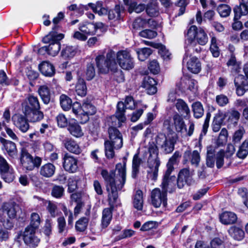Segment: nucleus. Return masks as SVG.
Returning a JSON list of instances; mask_svg holds the SVG:
<instances>
[{"label":"nucleus","mask_w":248,"mask_h":248,"mask_svg":"<svg viewBox=\"0 0 248 248\" xmlns=\"http://www.w3.org/2000/svg\"><path fill=\"white\" fill-rule=\"evenodd\" d=\"M227 65L231 67V72L232 73H238L240 72V63L237 62L235 57L232 54L229 60L227 62Z\"/></svg>","instance_id":"79ce46f5"},{"label":"nucleus","mask_w":248,"mask_h":248,"mask_svg":"<svg viewBox=\"0 0 248 248\" xmlns=\"http://www.w3.org/2000/svg\"><path fill=\"white\" fill-rule=\"evenodd\" d=\"M62 19V12H60L53 19L51 31L42 39L44 43L49 45L40 48L38 50L39 54L44 55L47 54L55 56L59 52L61 47L60 41L62 39V28L60 24Z\"/></svg>","instance_id":"f03ea898"},{"label":"nucleus","mask_w":248,"mask_h":248,"mask_svg":"<svg viewBox=\"0 0 248 248\" xmlns=\"http://www.w3.org/2000/svg\"><path fill=\"white\" fill-rule=\"evenodd\" d=\"M63 167L66 171L74 172L78 169L77 160L71 156H65L63 162Z\"/></svg>","instance_id":"aec40b11"},{"label":"nucleus","mask_w":248,"mask_h":248,"mask_svg":"<svg viewBox=\"0 0 248 248\" xmlns=\"http://www.w3.org/2000/svg\"><path fill=\"white\" fill-rule=\"evenodd\" d=\"M38 92L43 102L47 104L50 100V93L48 87L46 85H42L39 87Z\"/></svg>","instance_id":"72a5a7b5"},{"label":"nucleus","mask_w":248,"mask_h":248,"mask_svg":"<svg viewBox=\"0 0 248 248\" xmlns=\"http://www.w3.org/2000/svg\"><path fill=\"white\" fill-rule=\"evenodd\" d=\"M12 171V169L10 168L6 160L0 155V172L6 182L10 183L13 181Z\"/></svg>","instance_id":"2eb2a0df"},{"label":"nucleus","mask_w":248,"mask_h":248,"mask_svg":"<svg viewBox=\"0 0 248 248\" xmlns=\"http://www.w3.org/2000/svg\"><path fill=\"white\" fill-rule=\"evenodd\" d=\"M44 201V200H43ZM45 205L46 206V208L51 216L55 217L57 214V208L56 205L51 202L50 201H43Z\"/></svg>","instance_id":"13d9d810"},{"label":"nucleus","mask_w":248,"mask_h":248,"mask_svg":"<svg viewBox=\"0 0 248 248\" xmlns=\"http://www.w3.org/2000/svg\"><path fill=\"white\" fill-rule=\"evenodd\" d=\"M236 93L239 96H243L248 91V82L243 75H238L234 79Z\"/></svg>","instance_id":"ddd939ff"},{"label":"nucleus","mask_w":248,"mask_h":248,"mask_svg":"<svg viewBox=\"0 0 248 248\" xmlns=\"http://www.w3.org/2000/svg\"><path fill=\"white\" fill-rule=\"evenodd\" d=\"M173 170H166L164 174L162 182V186H169L174 185L177 182L176 177L171 175Z\"/></svg>","instance_id":"473e14b6"},{"label":"nucleus","mask_w":248,"mask_h":248,"mask_svg":"<svg viewBox=\"0 0 248 248\" xmlns=\"http://www.w3.org/2000/svg\"><path fill=\"white\" fill-rule=\"evenodd\" d=\"M35 229L31 227L27 226L24 232H19L16 238L20 242L22 239L25 243L30 247H36L39 243L40 240L35 235Z\"/></svg>","instance_id":"6e6552de"},{"label":"nucleus","mask_w":248,"mask_h":248,"mask_svg":"<svg viewBox=\"0 0 248 248\" xmlns=\"http://www.w3.org/2000/svg\"><path fill=\"white\" fill-rule=\"evenodd\" d=\"M67 127V130L70 134L77 138H80L83 135V132L80 126L77 123L75 120L71 119L68 121L66 120L63 127Z\"/></svg>","instance_id":"f3484780"},{"label":"nucleus","mask_w":248,"mask_h":248,"mask_svg":"<svg viewBox=\"0 0 248 248\" xmlns=\"http://www.w3.org/2000/svg\"><path fill=\"white\" fill-rule=\"evenodd\" d=\"M192 108L195 118L198 119L202 116L204 113V109L201 102H196L193 103Z\"/></svg>","instance_id":"37998d69"},{"label":"nucleus","mask_w":248,"mask_h":248,"mask_svg":"<svg viewBox=\"0 0 248 248\" xmlns=\"http://www.w3.org/2000/svg\"><path fill=\"white\" fill-rule=\"evenodd\" d=\"M227 117V113L219 110L217 113L214 118V122L222 124L225 118Z\"/></svg>","instance_id":"338daca9"},{"label":"nucleus","mask_w":248,"mask_h":248,"mask_svg":"<svg viewBox=\"0 0 248 248\" xmlns=\"http://www.w3.org/2000/svg\"><path fill=\"white\" fill-rule=\"evenodd\" d=\"M194 184L189 168L181 169L177 175V186H190Z\"/></svg>","instance_id":"9b49d317"},{"label":"nucleus","mask_w":248,"mask_h":248,"mask_svg":"<svg viewBox=\"0 0 248 248\" xmlns=\"http://www.w3.org/2000/svg\"><path fill=\"white\" fill-rule=\"evenodd\" d=\"M245 133V130L243 126H240L238 129L233 133L232 137V142L233 144H238L243 138V135Z\"/></svg>","instance_id":"c03bdc74"},{"label":"nucleus","mask_w":248,"mask_h":248,"mask_svg":"<svg viewBox=\"0 0 248 248\" xmlns=\"http://www.w3.org/2000/svg\"><path fill=\"white\" fill-rule=\"evenodd\" d=\"M85 197H86V194L84 192L81 190L77 191L76 192L73 193L71 196L72 199L76 202H82L83 198Z\"/></svg>","instance_id":"774afa93"},{"label":"nucleus","mask_w":248,"mask_h":248,"mask_svg":"<svg viewBox=\"0 0 248 248\" xmlns=\"http://www.w3.org/2000/svg\"><path fill=\"white\" fill-rule=\"evenodd\" d=\"M113 206H111L110 208H107L103 210L102 212V217L101 221V226L102 228H107L112 219V210Z\"/></svg>","instance_id":"a878e982"},{"label":"nucleus","mask_w":248,"mask_h":248,"mask_svg":"<svg viewBox=\"0 0 248 248\" xmlns=\"http://www.w3.org/2000/svg\"><path fill=\"white\" fill-rule=\"evenodd\" d=\"M76 52V50L73 46H66L63 50V58H72L75 55Z\"/></svg>","instance_id":"0e129e2a"},{"label":"nucleus","mask_w":248,"mask_h":248,"mask_svg":"<svg viewBox=\"0 0 248 248\" xmlns=\"http://www.w3.org/2000/svg\"><path fill=\"white\" fill-rule=\"evenodd\" d=\"M145 7L144 4H140L137 5L135 2H133L129 5L128 8V12L131 13L133 12H135L137 13H140L143 11Z\"/></svg>","instance_id":"bf43d9fd"},{"label":"nucleus","mask_w":248,"mask_h":248,"mask_svg":"<svg viewBox=\"0 0 248 248\" xmlns=\"http://www.w3.org/2000/svg\"><path fill=\"white\" fill-rule=\"evenodd\" d=\"M64 145L67 150L74 154H78L81 152L79 145L73 140L68 139L66 140Z\"/></svg>","instance_id":"ea45409f"},{"label":"nucleus","mask_w":248,"mask_h":248,"mask_svg":"<svg viewBox=\"0 0 248 248\" xmlns=\"http://www.w3.org/2000/svg\"><path fill=\"white\" fill-rule=\"evenodd\" d=\"M185 157L188 156L192 165L198 167L201 161L200 153L197 150H194L192 152L186 151L185 153Z\"/></svg>","instance_id":"2f4dec72"},{"label":"nucleus","mask_w":248,"mask_h":248,"mask_svg":"<svg viewBox=\"0 0 248 248\" xmlns=\"http://www.w3.org/2000/svg\"><path fill=\"white\" fill-rule=\"evenodd\" d=\"M215 149L212 146L207 148L206 165L208 167L213 168L215 161Z\"/></svg>","instance_id":"4c0bfd02"},{"label":"nucleus","mask_w":248,"mask_h":248,"mask_svg":"<svg viewBox=\"0 0 248 248\" xmlns=\"http://www.w3.org/2000/svg\"><path fill=\"white\" fill-rule=\"evenodd\" d=\"M119 190H120V188H119ZM107 190L108 193L109 202L113 204L116 202L118 197V187H107Z\"/></svg>","instance_id":"de8ad7c7"},{"label":"nucleus","mask_w":248,"mask_h":248,"mask_svg":"<svg viewBox=\"0 0 248 248\" xmlns=\"http://www.w3.org/2000/svg\"><path fill=\"white\" fill-rule=\"evenodd\" d=\"M36 109H40L38 99L36 96L30 95L22 104V111L28 112Z\"/></svg>","instance_id":"dca6fc26"},{"label":"nucleus","mask_w":248,"mask_h":248,"mask_svg":"<svg viewBox=\"0 0 248 248\" xmlns=\"http://www.w3.org/2000/svg\"><path fill=\"white\" fill-rule=\"evenodd\" d=\"M55 170V166L51 163H47L41 168L40 170V174L46 178L51 177L54 173Z\"/></svg>","instance_id":"f704fd0d"},{"label":"nucleus","mask_w":248,"mask_h":248,"mask_svg":"<svg viewBox=\"0 0 248 248\" xmlns=\"http://www.w3.org/2000/svg\"><path fill=\"white\" fill-rule=\"evenodd\" d=\"M225 152L223 150H220L216 155V166L218 169L221 168L224 164V158Z\"/></svg>","instance_id":"680f3d73"},{"label":"nucleus","mask_w":248,"mask_h":248,"mask_svg":"<svg viewBox=\"0 0 248 248\" xmlns=\"http://www.w3.org/2000/svg\"><path fill=\"white\" fill-rule=\"evenodd\" d=\"M0 141L3 144L8 155L14 157L17 155V149L16 144L13 141L8 140L0 137Z\"/></svg>","instance_id":"412c9836"},{"label":"nucleus","mask_w":248,"mask_h":248,"mask_svg":"<svg viewBox=\"0 0 248 248\" xmlns=\"http://www.w3.org/2000/svg\"><path fill=\"white\" fill-rule=\"evenodd\" d=\"M173 122L171 124L170 121L167 119L164 122V126L169 130H171L173 126L178 132H182L183 130H186L185 122L180 114L176 113L172 117Z\"/></svg>","instance_id":"9d476101"},{"label":"nucleus","mask_w":248,"mask_h":248,"mask_svg":"<svg viewBox=\"0 0 248 248\" xmlns=\"http://www.w3.org/2000/svg\"><path fill=\"white\" fill-rule=\"evenodd\" d=\"M176 139L174 136H166L162 133L159 134L156 138V143L166 154L171 153L174 149Z\"/></svg>","instance_id":"0eeeda50"},{"label":"nucleus","mask_w":248,"mask_h":248,"mask_svg":"<svg viewBox=\"0 0 248 248\" xmlns=\"http://www.w3.org/2000/svg\"><path fill=\"white\" fill-rule=\"evenodd\" d=\"M145 44L150 45L155 47H159L158 53L164 60L170 59V53L169 50L163 46L159 44H154L148 41H145Z\"/></svg>","instance_id":"58836bf2"},{"label":"nucleus","mask_w":248,"mask_h":248,"mask_svg":"<svg viewBox=\"0 0 248 248\" xmlns=\"http://www.w3.org/2000/svg\"><path fill=\"white\" fill-rule=\"evenodd\" d=\"M160 164V161L158 157V152L156 150L154 152L153 154H150L148 159V165L150 170L156 169L158 168Z\"/></svg>","instance_id":"cd10ccee"},{"label":"nucleus","mask_w":248,"mask_h":248,"mask_svg":"<svg viewBox=\"0 0 248 248\" xmlns=\"http://www.w3.org/2000/svg\"><path fill=\"white\" fill-rule=\"evenodd\" d=\"M228 232L230 236L235 240L241 241L245 236V232L243 230L236 226L231 227Z\"/></svg>","instance_id":"393cba45"},{"label":"nucleus","mask_w":248,"mask_h":248,"mask_svg":"<svg viewBox=\"0 0 248 248\" xmlns=\"http://www.w3.org/2000/svg\"><path fill=\"white\" fill-rule=\"evenodd\" d=\"M217 11L221 17H225L229 16L231 9L226 4H220L217 8Z\"/></svg>","instance_id":"6e6d98bb"},{"label":"nucleus","mask_w":248,"mask_h":248,"mask_svg":"<svg viewBox=\"0 0 248 248\" xmlns=\"http://www.w3.org/2000/svg\"><path fill=\"white\" fill-rule=\"evenodd\" d=\"M41 73L46 77H51L55 73L54 67L48 62H43L39 66Z\"/></svg>","instance_id":"bb28decb"},{"label":"nucleus","mask_w":248,"mask_h":248,"mask_svg":"<svg viewBox=\"0 0 248 248\" xmlns=\"http://www.w3.org/2000/svg\"><path fill=\"white\" fill-rule=\"evenodd\" d=\"M76 88V92L78 95L85 96L87 93V87L83 79H78Z\"/></svg>","instance_id":"09e8293b"},{"label":"nucleus","mask_w":248,"mask_h":248,"mask_svg":"<svg viewBox=\"0 0 248 248\" xmlns=\"http://www.w3.org/2000/svg\"><path fill=\"white\" fill-rule=\"evenodd\" d=\"M156 84V82L153 78L150 77H145L143 79L141 86L146 90L148 94H154L157 92Z\"/></svg>","instance_id":"6ab92c4d"},{"label":"nucleus","mask_w":248,"mask_h":248,"mask_svg":"<svg viewBox=\"0 0 248 248\" xmlns=\"http://www.w3.org/2000/svg\"><path fill=\"white\" fill-rule=\"evenodd\" d=\"M216 102L217 104L220 107H223L227 105L229 102V100L228 97L223 94H220L219 95H217L216 96L215 99Z\"/></svg>","instance_id":"4d7b16f0"},{"label":"nucleus","mask_w":248,"mask_h":248,"mask_svg":"<svg viewBox=\"0 0 248 248\" xmlns=\"http://www.w3.org/2000/svg\"><path fill=\"white\" fill-rule=\"evenodd\" d=\"M82 121L81 123H85L89 120V115H93L96 112L95 108L88 101H84L82 105Z\"/></svg>","instance_id":"a211bd4d"},{"label":"nucleus","mask_w":248,"mask_h":248,"mask_svg":"<svg viewBox=\"0 0 248 248\" xmlns=\"http://www.w3.org/2000/svg\"><path fill=\"white\" fill-rule=\"evenodd\" d=\"M188 49H186L185 54L183 60V63H186L187 67L189 71L194 74H198L201 70V64L199 59L195 57H192L187 61L188 58Z\"/></svg>","instance_id":"f8f14e48"},{"label":"nucleus","mask_w":248,"mask_h":248,"mask_svg":"<svg viewBox=\"0 0 248 248\" xmlns=\"http://www.w3.org/2000/svg\"><path fill=\"white\" fill-rule=\"evenodd\" d=\"M234 13V20H238L240 19L242 16H245L248 13V7L243 4L241 1L239 6H235L233 9Z\"/></svg>","instance_id":"c9c22d12"},{"label":"nucleus","mask_w":248,"mask_h":248,"mask_svg":"<svg viewBox=\"0 0 248 248\" xmlns=\"http://www.w3.org/2000/svg\"><path fill=\"white\" fill-rule=\"evenodd\" d=\"M133 205L137 210L139 211L142 210L143 198V192L141 190L137 189L135 191V193L133 196Z\"/></svg>","instance_id":"5701e85b"},{"label":"nucleus","mask_w":248,"mask_h":248,"mask_svg":"<svg viewBox=\"0 0 248 248\" xmlns=\"http://www.w3.org/2000/svg\"><path fill=\"white\" fill-rule=\"evenodd\" d=\"M125 109L126 108H125V106L124 102H118L117 104V109L115 113V116H113L112 118L117 119L119 123L124 122L126 120L124 116Z\"/></svg>","instance_id":"7c9ffc66"},{"label":"nucleus","mask_w":248,"mask_h":248,"mask_svg":"<svg viewBox=\"0 0 248 248\" xmlns=\"http://www.w3.org/2000/svg\"><path fill=\"white\" fill-rule=\"evenodd\" d=\"M148 69L153 74H157L160 71L159 63L155 60L151 61L148 64Z\"/></svg>","instance_id":"052dcab7"},{"label":"nucleus","mask_w":248,"mask_h":248,"mask_svg":"<svg viewBox=\"0 0 248 248\" xmlns=\"http://www.w3.org/2000/svg\"><path fill=\"white\" fill-rule=\"evenodd\" d=\"M26 117L31 122L35 123L40 121L44 118V113L40 109L23 112Z\"/></svg>","instance_id":"b1692460"},{"label":"nucleus","mask_w":248,"mask_h":248,"mask_svg":"<svg viewBox=\"0 0 248 248\" xmlns=\"http://www.w3.org/2000/svg\"><path fill=\"white\" fill-rule=\"evenodd\" d=\"M198 31L197 27L195 25L191 26L188 29L185 35L186 43V44L191 45L192 44L195 43V39Z\"/></svg>","instance_id":"c85d7f7f"},{"label":"nucleus","mask_w":248,"mask_h":248,"mask_svg":"<svg viewBox=\"0 0 248 248\" xmlns=\"http://www.w3.org/2000/svg\"><path fill=\"white\" fill-rule=\"evenodd\" d=\"M18 208L17 205H5L3 208L0 209V220L2 226L7 229H10L13 227L11 219L16 216V210Z\"/></svg>","instance_id":"39448f33"},{"label":"nucleus","mask_w":248,"mask_h":248,"mask_svg":"<svg viewBox=\"0 0 248 248\" xmlns=\"http://www.w3.org/2000/svg\"><path fill=\"white\" fill-rule=\"evenodd\" d=\"M89 218L87 217L80 218L76 222L75 227L77 231L79 232L84 231L88 226Z\"/></svg>","instance_id":"5fc2aeb1"},{"label":"nucleus","mask_w":248,"mask_h":248,"mask_svg":"<svg viewBox=\"0 0 248 248\" xmlns=\"http://www.w3.org/2000/svg\"><path fill=\"white\" fill-rule=\"evenodd\" d=\"M14 124L22 132L26 133L30 129L28 119L21 114H15L12 117Z\"/></svg>","instance_id":"4468645a"},{"label":"nucleus","mask_w":248,"mask_h":248,"mask_svg":"<svg viewBox=\"0 0 248 248\" xmlns=\"http://www.w3.org/2000/svg\"><path fill=\"white\" fill-rule=\"evenodd\" d=\"M78 29L85 35H94V29L93 23L85 22L80 23L78 25Z\"/></svg>","instance_id":"e433bc0d"},{"label":"nucleus","mask_w":248,"mask_h":248,"mask_svg":"<svg viewBox=\"0 0 248 248\" xmlns=\"http://www.w3.org/2000/svg\"><path fill=\"white\" fill-rule=\"evenodd\" d=\"M167 187H161V189L156 187L151 192V200L152 205L155 208H158L161 205L166 207L167 204Z\"/></svg>","instance_id":"423d86ee"},{"label":"nucleus","mask_w":248,"mask_h":248,"mask_svg":"<svg viewBox=\"0 0 248 248\" xmlns=\"http://www.w3.org/2000/svg\"><path fill=\"white\" fill-rule=\"evenodd\" d=\"M180 157V153L178 151H176L169 159L166 165L167 170H174V168L173 165L177 163Z\"/></svg>","instance_id":"3c124183"},{"label":"nucleus","mask_w":248,"mask_h":248,"mask_svg":"<svg viewBox=\"0 0 248 248\" xmlns=\"http://www.w3.org/2000/svg\"><path fill=\"white\" fill-rule=\"evenodd\" d=\"M248 155V139L246 140L240 146L237 156L241 159L245 158Z\"/></svg>","instance_id":"603ef678"},{"label":"nucleus","mask_w":248,"mask_h":248,"mask_svg":"<svg viewBox=\"0 0 248 248\" xmlns=\"http://www.w3.org/2000/svg\"><path fill=\"white\" fill-rule=\"evenodd\" d=\"M136 52L139 60L141 61H144L152 53V49L148 47L138 48L137 49Z\"/></svg>","instance_id":"8fccbe9b"},{"label":"nucleus","mask_w":248,"mask_h":248,"mask_svg":"<svg viewBox=\"0 0 248 248\" xmlns=\"http://www.w3.org/2000/svg\"><path fill=\"white\" fill-rule=\"evenodd\" d=\"M115 169L117 172L116 178H115V172L113 170L108 172L107 170H103L101 171V175L107 185H109V186H124L125 184L126 180L125 159H124V160L123 164H117Z\"/></svg>","instance_id":"7ed1b4c3"},{"label":"nucleus","mask_w":248,"mask_h":248,"mask_svg":"<svg viewBox=\"0 0 248 248\" xmlns=\"http://www.w3.org/2000/svg\"><path fill=\"white\" fill-rule=\"evenodd\" d=\"M175 107L182 116L185 117L190 114V111L187 104L181 99L176 100Z\"/></svg>","instance_id":"c756f323"},{"label":"nucleus","mask_w":248,"mask_h":248,"mask_svg":"<svg viewBox=\"0 0 248 248\" xmlns=\"http://www.w3.org/2000/svg\"><path fill=\"white\" fill-rule=\"evenodd\" d=\"M226 113L228 122L234 125H237L240 118V113L234 108L231 109Z\"/></svg>","instance_id":"a19ab883"},{"label":"nucleus","mask_w":248,"mask_h":248,"mask_svg":"<svg viewBox=\"0 0 248 248\" xmlns=\"http://www.w3.org/2000/svg\"><path fill=\"white\" fill-rule=\"evenodd\" d=\"M139 34L142 37L151 39L156 37L157 33L156 31L151 30H144L140 31Z\"/></svg>","instance_id":"69168bd1"},{"label":"nucleus","mask_w":248,"mask_h":248,"mask_svg":"<svg viewBox=\"0 0 248 248\" xmlns=\"http://www.w3.org/2000/svg\"><path fill=\"white\" fill-rule=\"evenodd\" d=\"M146 13L150 16H157L159 14V9L155 1L151 2L147 5Z\"/></svg>","instance_id":"49530a36"},{"label":"nucleus","mask_w":248,"mask_h":248,"mask_svg":"<svg viewBox=\"0 0 248 248\" xmlns=\"http://www.w3.org/2000/svg\"><path fill=\"white\" fill-rule=\"evenodd\" d=\"M40 157H35L34 158L27 152L22 148L21 151L20 162L22 167L27 170H32L35 167H39L41 163Z\"/></svg>","instance_id":"1a4fd4ad"},{"label":"nucleus","mask_w":248,"mask_h":248,"mask_svg":"<svg viewBox=\"0 0 248 248\" xmlns=\"http://www.w3.org/2000/svg\"><path fill=\"white\" fill-rule=\"evenodd\" d=\"M109 140L104 143L106 155L108 158L114 156V149H119L123 146V138L121 133L115 127L108 128Z\"/></svg>","instance_id":"20e7f679"},{"label":"nucleus","mask_w":248,"mask_h":248,"mask_svg":"<svg viewBox=\"0 0 248 248\" xmlns=\"http://www.w3.org/2000/svg\"><path fill=\"white\" fill-rule=\"evenodd\" d=\"M195 39L198 43L202 46L205 45L208 41V38L206 33L202 28H200L198 30Z\"/></svg>","instance_id":"a18cd8bd"},{"label":"nucleus","mask_w":248,"mask_h":248,"mask_svg":"<svg viewBox=\"0 0 248 248\" xmlns=\"http://www.w3.org/2000/svg\"><path fill=\"white\" fill-rule=\"evenodd\" d=\"M228 132L225 128H222L219 134L218 139L217 140V146H222L227 142Z\"/></svg>","instance_id":"864d4df0"},{"label":"nucleus","mask_w":248,"mask_h":248,"mask_svg":"<svg viewBox=\"0 0 248 248\" xmlns=\"http://www.w3.org/2000/svg\"><path fill=\"white\" fill-rule=\"evenodd\" d=\"M98 72L107 74L109 71L115 72L118 69V64L124 70H129L134 67V59L128 50L118 51L116 54L109 50L106 56L98 55L95 59Z\"/></svg>","instance_id":"f257e3e1"},{"label":"nucleus","mask_w":248,"mask_h":248,"mask_svg":"<svg viewBox=\"0 0 248 248\" xmlns=\"http://www.w3.org/2000/svg\"><path fill=\"white\" fill-rule=\"evenodd\" d=\"M220 222L224 225H229L235 223L237 219L235 214L232 212H224L219 216Z\"/></svg>","instance_id":"4be33fe9"},{"label":"nucleus","mask_w":248,"mask_h":248,"mask_svg":"<svg viewBox=\"0 0 248 248\" xmlns=\"http://www.w3.org/2000/svg\"><path fill=\"white\" fill-rule=\"evenodd\" d=\"M40 223V217L38 214L33 213L31 215V221L29 227H31L36 229Z\"/></svg>","instance_id":"e2e57ef3"}]
</instances>
